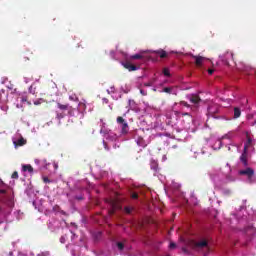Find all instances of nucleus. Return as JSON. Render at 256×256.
I'll list each match as a JSON object with an SVG mask.
<instances>
[{
  "instance_id": "obj_1",
  "label": "nucleus",
  "mask_w": 256,
  "mask_h": 256,
  "mask_svg": "<svg viewBox=\"0 0 256 256\" xmlns=\"http://www.w3.org/2000/svg\"><path fill=\"white\" fill-rule=\"evenodd\" d=\"M187 111H191V105L187 102L174 103L172 111L166 114L168 125L176 127L180 131L185 129V131L195 133L197 131V121Z\"/></svg>"
},
{
  "instance_id": "obj_2",
  "label": "nucleus",
  "mask_w": 256,
  "mask_h": 256,
  "mask_svg": "<svg viewBox=\"0 0 256 256\" xmlns=\"http://www.w3.org/2000/svg\"><path fill=\"white\" fill-rule=\"evenodd\" d=\"M253 137H251V133L246 132V141L244 143V151L240 156V160L238 163V175L246 183L253 184L256 181L255 178V170L249 165V158L251 157V153H253Z\"/></svg>"
},
{
  "instance_id": "obj_3",
  "label": "nucleus",
  "mask_w": 256,
  "mask_h": 256,
  "mask_svg": "<svg viewBox=\"0 0 256 256\" xmlns=\"http://www.w3.org/2000/svg\"><path fill=\"white\" fill-rule=\"evenodd\" d=\"M0 197L2 206H0V222L3 217H7L13 207H15V200H13V191L11 188L7 187L5 184L1 183L0 186Z\"/></svg>"
},
{
  "instance_id": "obj_4",
  "label": "nucleus",
  "mask_w": 256,
  "mask_h": 256,
  "mask_svg": "<svg viewBox=\"0 0 256 256\" xmlns=\"http://www.w3.org/2000/svg\"><path fill=\"white\" fill-rule=\"evenodd\" d=\"M232 172L231 165L227 163L223 168L212 170L209 175L214 185H223L237 181V177H235Z\"/></svg>"
},
{
  "instance_id": "obj_5",
  "label": "nucleus",
  "mask_w": 256,
  "mask_h": 256,
  "mask_svg": "<svg viewBox=\"0 0 256 256\" xmlns=\"http://www.w3.org/2000/svg\"><path fill=\"white\" fill-rule=\"evenodd\" d=\"M1 83H2V85H5V87H7V89L9 91H11L10 92L11 95H14V97L16 99L15 105H16L17 109L23 108L24 103H27L28 105H31V102H29L27 100V92H24L22 94L17 92V89H14L13 84L9 81L8 78H2Z\"/></svg>"
},
{
  "instance_id": "obj_6",
  "label": "nucleus",
  "mask_w": 256,
  "mask_h": 256,
  "mask_svg": "<svg viewBox=\"0 0 256 256\" xmlns=\"http://www.w3.org/2000/svg\"><path fill=\"white\" fill-rule=\"evenodd\" d=\"M188 247L191 249H194L195 251H203V253H208L209 251V243L207 240L202 239V240H187L185 242Z\"/></svg>"
},
{
  "instance_id": "obj_7",
  "label": "nucleus",
  "mask_w": 256,
  "mask_h": 256,
  "mask_svg": "<svg viewBox=\"0 0 256 256\" xmlns=\"http://www.w3.org/2000/svg\"><path fill=\"white\" fill-rule=\"evenodd\" d=\"M57 107L59 111L56 112V118L63 119V117H65V115L67 114L75 117V109L73 108V106L62 105L61 103H58Z\"/></svg>"
},
{
  "instance_id": "obj_8",
  "label": "nucleus",
  "mask_w": 256,
  "mask_h": 256,
  "mask_svg": "<svg viewBox=\"0 0 256 256\" xmlns=\"http://www.w3.org/2000/svg\"><path fill=\"white\" fill-rule=\"evenodd\" d=\"M143 129H138L133 132V139L139 147H147V141L143 138Z\"/></svg>"
},
{
  "instance_id": "obj_9",
  "label": "nucleus",
  "mask_w": 256,
  "mask_h": 256,
  "mask_svg": "<svg viewBox=\"0 0 256 256\" xmlns=\"http://www.w3.org/2000/svg\"><path fill=\"white\" fill-rule=\"evenodd\" d=\"M117 124H118V129H120L121 135H127L129 133V124L126 122L123 117L119 116L117 117Z\"/></svg>"
},
{
  "instance_id": "obj_10",
  "label": "nucleus",
  "mask_w": 256,
  "mask_h": 256,
  "mask_svg": "<svg viewBox=\"0 0 256 256\" xmlns=\"http://www.w3.org/2000/svg\"><path fill=\"white\" fill-rule=\"evenodd\" d=\"M12 141L15 149H17V147H23V145L27 144V140H25V138H23L19 132L13 136Z\"/></svg>"
},
{
  "instance_id": "obj_11",
  "label": "nucleus",
  "mask_w": 256,
  "mask_h": 256,
  "mask_svg": "<svg viewBox=\"0 0 256 256\" xmlns=\"http://www.w3.org/2000/svg\"><path fill=\"white\" fill-rule=\"evenodd\" d=\"M100 133L102 135H104V139H106V141H116L117 140V135L113 134V132H111L110 130L105 128V126H103L101 128Z\"/></svg>"
},
{
  "instance_id": "obj_12",
  "label": "nucleus",
  "mask_w": 256,
  "mask_h": 256,
  "mask_svg": "<svg viewBox=\"0 0 256 256\" xmlns=\"http://www.w3.org/2000/svg\"><path fill=\"white\" fill-rule=\"evenodd\" d=\"M210 146L214 151H219L221 147H223V139L211 137L210 138Z\"/></svg>"
},
{
  "instance_id": "obj_13",
  "label": "nucleus",
  "mask_w": 256,
  "mask_h": 256,
  "mask_svg": "<svg viewBox=\"0 0 256 256\" xmlns=\"http://www.w3.org/2000/svg\"><path fill=\"white\" fill-rule=\"evenodd\" d=\"M179 189H181V184L175 182V181H172L170 184L167 183L165 186H164V190L165 192L167 193L168 191H179Z\"/></svg>"
},
{
  "instance_id": "obj_14",
  "label": "nucleus",
  "mask_w": 256,
  "mask_h": 256,
  "mask_svg": "<svg viewBox=\"0 0 256 256\" xmlns=\"http://www.w3.org/2000/svg\"><path fill=\"white\" fill-rule=\"evenodd\" d=\"M36 165H40V169H49L51 167V163L47 164V160H39L35 159Z\"/></svg>"
},
{
  "instance_id": "obj_15",
  "label": "nucleus",
  "mask_w": 256,
  "mask_h": 256,
  "mask_svg": "<svg viewBox=\"0 0 256 256\" xmlns=\"http://www.w3.org/2000/svg\"><path fill=\"white\" fill-rule=\"evenodd\" d=\"M71 237V241H75V237H77L74 233H73V231H69V233L68 234H66V235H64V236H62L61 238H60V243H66V241H67V237Z\"/></svg>"
},
{
  "instance_id": "obj_16",
  "label": "nucleus",
  "mask_w": 256,
  "mask_h": 256,
  "mask_svg": "<svg viewBox=\"0 0 256 256\" xmlns=\"http://www.w3.org/2000/svg\"><path fill=\"white\" fill-rule=\"evenodd\" d=\"M33 206L40 212H43V200L36 199L33 201Z\"/></svg>"
},
{
  "instance_id": "obj_17",
  "label": "nucleus",
  "mask_w": 256,
  "mask_h": 256,
  "mask_svg": "<svg viewBox=\"0 0 256 256\" xmlns=\"http://www.w3.org/2000/svg\"><path fill=\"white\" fill-rule=\"evenodd\" d=\"M187 99L190 100V103H193L194 105H197V103L201 101V98H199V96L195 94L188 95Z\"/></svg>"
},
{
  "instance_id": "obj_18",
  "label": "nucleus",
  "mask_w": 256,
  "mask_h": 256,
  "mask_svg": "<svg viewBox=\"0 0 256 256\" xmlns=\"http://www.w3.org/2000/svg\"><path fill=\"white\" fill-rule=\"evenodd\" d=\"M85 109H86L85 103H81V102L78 103L77 111L80 119L83 117V111H85Z\"/></svg>"
},
{
  "instance_id": "obj_19",
  "label": "nucleus",
  "mask_w": 256,
  "mask_h": 256,
  "mask_svg": "<svg viewBox=\"0 0 256 256\" xmlns=\"http://www.w3.org/2000/svg\"><path fill=\"white\" fill-rule=\"evenodd\" d=\"M9 94L5 93L4 89L0 90V105L3 103H7V97Z\"/></svg>"
},
{
  "instance_id": "obj_20",
  "label": "nucleus",
  "mask_w": 256,
  "mask_h": 256,
  "mask_svg": "<svg viewBox=\"0 0 256 256\" xmlns=\"http://www.w3.org/2000/svg\"><path fill=\"white\" fill-rule=\"evenodd\" d=\"M59 227V222L56 220L50 221L48 223V229H50L51 231H55V229H57Z\"/></svg>"
},
{
  "instance_id": "obj_21",
  "label": "nucleus",
  "mask_w": 256,
  "mask_h": 256,
  "mask_svg": "<svg viewBox=\"0 0 256 256\" xmlns=\"http://www.w3.org/2000/svg\"><path fill=\"white\" fill-rule=\"evenodd\" d=\"M164 93H169L170 95H177V89L173 87H166L163 89Z\"/></svg>"
},
{
  "instance_id": "obj_22",
  "label": "nucleus",
  "mask_w": 256,
  "mask_h": 256,
  "mask_svg": "<svg viewBox=\"0 0 256 256\" xmlns=\"http://www.w3.org/2000/svg\"><path fill=\"white\" fill-rule=\"evenodd\" d=\"M116 246H117L118 251H120V253H123V251H125V249H127V247L125 246V244L123 242H117Z\"/></svg>"
},
{
  "instance_id": "obj_23",
  "label": "nucleus",
  "mask_w": 256,
  "mask_h": 256,
  "mask_svg": "<svg viewBox=\"0 0 256 256\" xmlns=\"http://www.w3.org/2000/svg\"><path fill=\"white\" fill-rule=\"evenodd\" d=\"M124 67L127 69V71H138L140 69L137 65H124Z\"/></svg>"
},
{
  "instance_id": "obj_24",
  "label": "nucleus",
  "mask_w": 256,
  "mask_h": 256,
  "mask_svg": "<svg viewBox=\"0 0 256 256\" xmlns=\"http://www.w3.org/2000/svg\"><path fill=\"white\" fill-rule=\"evenodd\" d=\"M235 137H236L235 132H229L228 134H226L225 136H223L222 139H223V140H225V139L231 140V139H233V138H235Z\"/></svg>"
},
{
  "instance_id": "obj_25",
  "label": "nucleus",
  "mask_w": 256,
  "mask_h": 256,
  "mask_svg": "<svg viewBox=\"0 0 256 256\" xmlns=\"http://www.w3.org/2000/svg\"><path fill=\"white\" fill-rule=\"evenodd\" d=\"M22 171H28V173H33V167L29 164L23 165L22 166Z\"/></svg>"
},
{
  "instance_id": "obj_26",
  "label": "nucleus",
  "mask_w": 256,
  "mask_h": 256,
  "mask_svg": "<svg viewBox=\"0 0 256 256\" xmlns=\"http://www.w3.org/2000/svg\"><path fill=\"white\" fill-rule=\"evenodd\" d=\"M218 111H219V108H217V106L216 108H214L213 106L208 107V112L210 113V115H213L214 113H218Z\"/></svg>"
},
{
  "instance_id": "obj_27",
  "label": "nucleus",
  "mask_w": 256,
  "mask_h": 256,
  "mask_svg": "<svg viewBox=\"0 0 256 256\" xmlns=\"http://www.w3.org/2000/svg\"><path fill=\"white\" fill-rule=\"evenodd\" d=\"M121 91H123V93H128L129 91H131V85H124L121 87Z\"/></svg>"
},
{
  "instance_id": "obj_28",
  "label": "nucleus",
  "mask_w": 256,
  "mask_h": 256,
  "mask_svg": "<svg viewBox=\"0 0 256 256\" xmlns=\"http://www.w3.org/2000/svg\"><path fill=\"white\" fill-rule=\"evenodd\" d=\"M234 117L235 119H239V117H241V110L239 108L234 109Z\"/></svg>"
},
{
  "instance_id": "obj_29",
  "label": "nucleus",
  "mask_w": 256,
  "mask_h": 256,
  "mask_svg": "<svg viewBox=\"0 0 256 256\" xmlns=\"http://www.w3.org/2000/svg\"><path fill=\"white\" fill-rule=\"evenodd\" d=\"M36 91H37V88H35L33 85H31L28 88V93H30V95H35Z\"/></svg>"
},
{
  "instance_id": "obj_30",
  "label": "nucleus",
  "mask_w": 256,
  "mask_h": 256,
  "mask_svg": "<svg viewBox=\"0 0 256 256\" xmlns=\"http://www.w3.org/2000/svg\"><path fill=\"white\" fill-rule=\"evenodd\" d=\"M164 77H171V72H169V69L164 68L162 71Z\"/></svg>"
},
{
  "instance_id": "obj_31",
  "label": "nucleus",
  "mask_w": 256,
  "mask_h": 256,
  "mask_svg": "<svg viewBox=\"0 0 256 256\" xmlns=\"http://www.w3.org/2000/svg\"><path fill=\"white\" fill-rule=\"evenodd\" d=\"M124 211H125V213H127L129 215V214L133 213V207L126 206L124 208Z\"/></svg>"
},
{
  "instance_id": "obj_32",
  "label": "nucleus",
  "mask_w": 256,
  "mask_h": 256,
  "mask_svg": "<svg viewBox=\"0 0 256 256\" xmlns=\"http://www.w3.org/2000/svg\"><path fill=\"white\" fill-rule=\"evenodd\" d=\"M144 106H145L146 112H149V111H151V109H153V107L151 105H149V103L144 102Z\"/></svg>"
},
{
  "instance_id": "obj_33",
  "label": "nucleus",
  "mask_w": 256,
  "mask_h": 256,
  "mask_svg": "<svg viewBox=\"0 0 256 256\" xmlns=\"http://www.w3.org/2000/svg\"><path fill=\"white\" fill-rule=\"evenodd\" d=\"M110 205L112 207V211H115V209H119V206L117 205V203H115V201L110 202Z\"/></svg>"
},
{
  "instance_id": "obj_34",
  "label": "nucleus",
  "mask_w": 256,
  "mask_h": 256,
  "mask_svg": "<svg viewBox=\"0 0 256 256\" xmlns=\"http://www.w3.org/2000/svg\"><path fill=\"white\" fill-rule=\"evenodd\" d=\"M33 103L34 105H41V103H45V100L42 98H39L38 100H35Z\"/></svg>"
},
{
  "instance_id": "obj_35",
  "label": "nucleus",
  "mask_w": 256,
  "mask_h": 256,
  "mask_svg": "<svg viewBox=\"0 0 256 256\" xmlns=\"http://www.w3.org/2000/svg\"><path fill=\"white\" fill-rule=\"evenodd\" d=\"M112 99H115V100L121 99V94L115 92L114 94H112Z\"/></svg>"
},
{
  "instance_id": "obj_36",
  "label": "nucleus",
  "mask_w": 256,
  "mask_h": 256,
  "mask_svg": "<svg viewBox=\"0 0 256 256\" xmlns=\"http://www.w3.org/2000/svg\"><path fill=\"white\" fill-rule=\"evenodd\" d=\"M151 169H153L154 171H157V162H155V160L151 162Z\"/></svg>"
},
{
  "instance_id": "obj_37",
  "label": "nucleus",
  "mask_w": 256,
  "mask_h": 256,
  "mask_svg": "<svg viewBox=\"0 0 256 256\" xmlns=\"http://www.w3.org/2000/svg\"><path fill=\"white\" fill-rule=\"evenodd\" d=\"M129 107H130V109L135 110V101L129 100Z\"/></svg>"
},
{
  "instance_id": "obj_38",
  "label": "nucleus",
  "mask_w": 256,
  "mask_h": 256,
  "mask_svg": "<svg viewBox=\"0 0 256 256\" xmlns=\"http://www.w3.org/2000/svg\"><path fill=\"white\" fill-rule=\"evenodd\" d=\"M107 93L113 95L115 93V87H110V89L107 90Z\"/></svg>"
},
{
  "instance_id": "obj_39",
  "label": "nucleus",
  "mask_w": 256,
  "mask_h": 256,
  "mask_svg": "<svg viewBox=\"0 0 256 256\" xmlns=\"http://www.w3.org/2000/svg\"><path fill=\"white\" fill-rule=\"evenodd\" d=\"M70 101H78L77 95L72 94L69 96Z\"/></svg>"
},
{
  "instance_id": "obj_40",
  "label": "nucleus",
  "mask_w": 256,
  "mask_h": 256,
  "mask_svg": "<svg viewBox=\"0 0 256 256\" xmlns=\"http://www.w3.org/2000/svg\"><path fill=\"white\" fill-rule=\"evenodd\" d=\"M79 249V247H76V248H74V249H72V255L73 256H81V255H79L78 253H77V250Z\"/></svg>"
},
{
  "instance_id": "obj_41",
  "label": "nucleus",
  "mask_w": 256,
  "mask_h": 256,
  "mask_svg": "<svg viewBox=\"0 0 256 256\" xmlns=\"http://www.w3.org/2000/svg\"><path fill=\"white\" fill-rule=\"evenodd\" d=\"M37 256H51L49 252H41Z\"/></svg>"
},
{
  "instance_id": "obj_42",
  "label": "nucleus",
  "mask_w": 256,
  "mask_h": 256,
  "mask_svg": "<svg viewBox=\"0 0 256 256\" xmlns=\"http://www.w3.org/2000/svg\"><path fill=\"white\" fill-rule=\"evenodd\" d=\"M12 179H19V173L14 172V173L12 174Z\"/></svg>"
},
{
  "instance_id": "obj_43",
  "label": "nucleus",
  "mask_w": 256,
  "mask_h": 256,
  "mask_svg": "<svg viewBox=\"0 0 256 256\" xmlns=\"http://www.w3.org/2000/svg\"><path fill=\"white\" fill-rule=\"evenodd\" d=\"M103 145H104V149H106V151H109V146L107 145V141L103 140Z\"/></svg>"
},
{
  "instance_id": "obj_44",
  "label": "nucleus",
  "mask_w": 256,
  "mask_h": 256,
  "mask_svg": "<svg viewBox=\"0 0 256 256\" xmlns=\"http://www.w3.org/2000/svg\"><path fill=\"white\" fill-rule=\"evenodd\" d=\"M140 93L143 95V97L147 95V91L145 89H140Z\"/></svg>"
},
{
  "instance_id": "obj_45",
  "label": "nucleus",
  "mask_w": 256,
  "mask_h": 256,
  "mask_svg": "<svg viewBox=\"0 0 256 256\" xmlns=\"http://www.w3.org/2000/svg\"><path fill=\"white\" fill-rule=\"evenodd\" d=\"M0 108H1V110L4 111V112H6L7 109H9V107H7L6 105H1Z\"/></svg>"
},
{
  "instance_id": "obj_46",
  "label": "nucleus",
  "mask_w": 256,
  "mask_h": 256,
  "mask_svg": "<svg viewBox=\"0 0 256 256\" xmlns=\"http://www.w3.org/2000/svg\"><path fill=\"white\" fill-rule=\"evenodd\" d=\"M44 183H52L53 181L49 180L47 177H43Z\"/></svg>"
},
{
  "instance_id": "obj_47",
  "label": "nucleus",
  "mask_w": 256,
  "mask_h": 256,
  "mask_svg": "<svg viewBox=\"0 0 256 256\" xmlns=\"http://www.w3.org/2000/svg\"><path fill=\"white\" fill-rule=\"evenodd\" d=\"M169 247H170V249H175V247H177V244L172 242V243H170Z\"/></svg>"
},
{
  "instance_id": "obj_48",
  "label": "nucleus",
  "mask_w": 256,
  "mask_h": 256,
  "mask_svg": "<svg viewBox=\"0 0 256 256\" xmlns=\"http://www.w3.org/2000/svg\"><path fill=\"white\" fill-rule=\"evenodd\" d=\"M52 167L54 168V171H57V169H58L59 166L57 165V163H53V164H52Z\"/></svg>"
},
{
  "instance_id": "obj_49",
  "label": "nucleus",
  "mask_w": 256,
  "mask_h": 256,
  "mask_svg": "<svg viewBox=\"0 0 256 256\" xmlns=\"http://www.w3.org/2000/svg\"><path fill=\"white\" fill-rule=\"evenodd\" d=\"M215 72V70L214 69H208V73H209V75H213V73Z\"/></svg>"
},
{
  "instance_id": "obj_50",
  "label": "nucleus",
  "mask_w": 256,
  "mask_h": 256,
  "mask_svg": "<svg viewBox=\"0 0 256 256\" xmlns=\"http://www.w3.org/2000/svg\"><path fill=\"white\" fill-rule=\"evenodd\" d=\"M139 195L137 193L132 194V199H138Z\"/></svg>"
},
{
  "instance_id": "obj_51",
  "label": "nucleus",
  "mask_w": 256,
  "mask_h": 256,
  "mask_svg": "<svg viewBox=\"0 0 256 256\" xmlns=\"http://www.w3.org/2000/svg\"><path fill=\"white\" fill-rule=\"evenodd\" d=\"M153 83H155V79L151 80V82L149 84H147V86L151 87V85H153Z\"/></svg>"
},
{
  "instance_id": "obj_52",
  "label": "nucleus",
  "mask_w": 256,
  "mask_h": 256,
  "mask_svg": "<svg viewBox=\"0 0 256 256\" xmlns=\"http://www.w3.org/2000/svg\"><path fill=\"white\" fill-rule=\"evenodd\" d=\"M29 81H31L30 78H27V77L24 78V82H25V83H29Z\"/></svg>"
},
{
  "instance_id": "obj_53",
  "label": "nucleus",
  "mask_w": 256,
  "mask_h": 256,
  "mask_svg": "<svg viewBox=\"0 0 256 256\" xmlns=\"http://www.w3.org/2000/svg\"><path fill=\"white\" fill-rule=\"evenodd\" d=\"M103 103H109V100H107V98H103Z\"/></svg>"
},
{
  "instance_id": "obj_54",
  "label": "nucleus",
  "mask_w": 256,
  "mask_h": 256,
  "mask_svg": "<svg viewBox=\"0 0 256 256\" xmlns=\"http://www.w3.org/2000/svg\"><path fill=\"white\" fill-rule=\"evenodd\" d=\"M162 161H167V156H166V155H164V156L162 157Z\"/></svg>"
},
{
  "instance_id": "obj_55",
  "label": "nucleus",
  "mask_w": 256,
  "mask_h": 256,
  "mask_svg": "<svg viewBox=\"0 0 256 256\" xmlns=\"http://www.w3.org/2000/svg\"><path fill=\"white\" fill-rule=\"evenodd\" d=\"M17 256H27L26 254H24V253H18V255Z\"/></svg>"
},
{
  "instance_id": "obj_56",
  "label": "nucleus",
  "mask_w": 256,
  "mask_h": 256,
  "mask_svg": "<svg viewBox=\"0 0 256 256\" xmlns=\"http://www.w3.org/2000/svg\"><path fill=\"white\" fill-rule=\"evenodd\" d=\"M9 256H13V252H9Z\"/></svg>"
},
{
  "instance_id": "obj_57",
  "label": "nucleus",
  "mask_w": 256,
  "mask_h": 256,
  "mask_svg": "<svg viewBox=\"0 0 256 256\" xmlns=\"http://www.w3.org/2000/svg\"><path fill=\"white\" fill-rule=\"evenodd\" d=\"M228 151H231V146H228Z\"/></svg>"
},
{
  "instance_id": "obj_58",
  "label": "nucleus",
  "mask_w": 256,
  "mask_h": 256,
  "mask_svg": "<svg viewBox=\"0 0 256 256\" xmlns=\"http://www.w3.org/2000/svg\"><path fill=\"white\" fill-rule=\"evenodd\" d=\"M164 83H169V80H165Z\"/></svg>"
},
{
  "instance_id": "obj_59",
  "label": "nucleus",
  "mask_w": 256,
  "mask_h": 256,
  "mask_svg": "<svg viewBox=\"0 0 256 256\" xmlns=\"http://www.w3.org/2000/svg\"><path fill=\"white\" fill-rule=\"evenodd\" d=\"M239 217H240V214L237 215V218H239Z\"/></svg>"
}]
</instances>
